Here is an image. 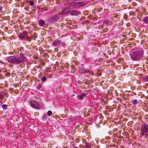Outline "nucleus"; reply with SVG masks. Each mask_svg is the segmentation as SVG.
<instances>
[{
  "instance_id": "obj_1",
  "label": "nucleus",
  "mask_w": 148,
  "mask_h": 148,
  "mask_svg": "<svg viewBox=\"0 0 148 148\" xmlns=\"http://www.w3.org/2000/svg\"><path fill=\"white\" fill-rule=\"evenodd\" d=\"M7 60L9 62L19 64L25 61L26 60V58L23 55H21L20 56L8 57Z\"/></svg>"
},
{
  "instance_id": "obj_2",
  "label": "nucleus",
  "mask_w": 148,
  "mask_h": 148,
  "mask_svg": "<svg viewBox=\"0 0 148 148\" xmlns=\"http://www.w3.org/2000/svg\"><path fill=\"white\" fill-rule=\"evenodd\" d=\"M143 51H135L131 54L130 57L133 60L138 61L143 57Z\"/></svg>"
},
{
  "instance_id": "obj_3",
  "label": "nucleus",
  "mask_w": 148,
  "mask_h": 148,
  "mask_svg": "<svg viewBox=\"0 0 148 148\" xmlns=\"http://www.w3.org/2000/svg\"><path fill=\"white\" fill-rule=\"evenodd\" d=\"M141 132L140 134V137H142L144 135L145 138H146L147 136H148V125L147 124L144 123L141 126L140 128Z\"/></svg>"
},
{
  "instance_id": "obj_4",
  "label": "nucleus",
  "mask_w": 148,
  "mask_h": 148,
  "mask_svg": "<svg viewBox=\"0 0 148 148\" xmlns=\"http://www.w3.org/2000/svg\"><path fill=\"white\" fill-rule=\"evenodd\" d=\"M30 104L31 106L33 108L38 109L40 107V105L36 101H32Z\"/></svg>"
},
{
  "instance_id": "obj_5",
  "label": "nucleus",
  "mask_w": 148,
  "mask_h": 148,
  "mask_svg": "<svg viewBox=\"0 0 148 148\" xmlns=\"http://www.w3.org/2000/svg\"><path fill=\"white\" fill-rule=\"evenodd\" d=\"M70 11L69 8H65L62 9V14H66L69 13Z\"/></svg>"
},
{
  "instance_id": "obj_6",
  "label": "nucleus",
  "mask_w": 148,
  "mask_h": 148,
  "mask_svg": "<svg viewBox=\"0 0 148 148\" xmlns=\"http://www.w3.org/2000/svg\"><path fill=\"white\" fill-rule=\"evenodd\" d=\"M85 95V94L83 92L80 95H77V97L79 100H82Z\"/></svg>"
},
{
  "instance_id": "obj_7",
  "label": "nucleus",
  "mask_w": 148,
  "mask_h": 148,
  "mask_svg": "<svg viewBox=\"0 0 148 148\" xmlns=\"http://www.w3.org/2000/svg\"><path fill=\"white\" fill-rule=\"evenodd\" d=\"M38 24L40 26H42L45 24V21L43 20H40L38 22Z\"/></svg>"
},
{
  "instance_id": "obj_8",
  "label": "nucleus",
  "mask_w": 148,
  "mask_h": 148,
  "mask_svg": "<svg viewBox=\"0 0 148 148\" xmlns=\"http://www.w3.org/2000/svg\"><path fill=\"white\" fill-rule=\"evenodd\" d=\"M27 33L26 31H23V33L21 34L20 36L21 38H23L27 36Z\"/></svg>"
},
{
  "instance_id": "obj_9",
  "label": "nucleus",
  "mask_w": 148,
  "mask_h": 148,
  "mask_svg": "<svg viewBox=\"0 0 148 148\" xmlns=\"http://www.w3.org/2000/svg\"><path fill=\"white\" fill-rule=\"evenodd\" d=\"M138 102L137 99H135L132 101L131 103L133 105H136L138 104Z\"/></svg>"
},
{
  "instance_id": "obj_10",
  "label": "nucleus",
  "mask_w": 148,
  "mask_h": 148,
  "mask_svg": "<svg viewBox=\"0 0 148 148\" xmlns=\"http://www.w3.org/2000/svg\"><path fill=\"white\" fill-rule=\"evenodd\" d=\"M52 43L54 45L56 46L60 45L61 43V42L59 41H57L53 42Z\"/></svg>"
},
{
  "instance_id": "obj_11",
  "label": "nucleus",
  "mask_w": 148,
  "mask_h": 148,
  "mask_svg": "<svg viewBox=\"0 0 148 148\" xmlns=\"http://www.w3.org/2000/svg\"><path fill=\"white\" fill-rule=\"evenodd\" d=\"M143 21L145 24H148V17L146 16L144 18Z\"/></svg>"
},
{
  "instance_id": "obj_12",
  "label": "nucleus",
  "mask_w": 148,
  "mask_h": 148,
  "mask_svg": "<svg viewBox=\"0 0 148 148\" xmlns=\"http://www.w3.org/2000/svg\"><path fill=\"white\" fill-rule=\"evenodd\" d=\"M77 12L75 10L72 11L71 13V15H75L76 14Z\"/></svg>"
},
{
  "instance_id": "obj_13",
  "label": "nucleus",
  "mask_w": 148,
  "mask_h": 148,
  "mask_svg": "<svg viewBox=\"0 0 148 148\" xmlns=\"http://www.w3.org/2000/svg\"><path fill=\"white\" fill-rule=\"evenodd\" d=\"M143 79L145 81L148 82V75L144 76Z\"/></svg>"
},
{
  "instance_id": "obj_14",
  "label": "nucleus",
  "mask_w": 148,
  "mask_h": 148,
  "mask_svg": "<svg viewBox=\"0 0 148 148\" xmlns=\"http://www.w3.org/2000/svg\"><path fill=\"white\" fill-rule=\"evenodd\" d=\"M52 114V112L50 110L48 111L47 112V114L49 116H51Z\"/></svg>"
},
{
  "instance_id": "obj_15",
  "label": "nucleus",
  "mask_w": 148,
  "mask_h": 148,
  "mask_svg": "<svg viewBox=\"0 0 148 148\" xmlns=\"http://www.w3.org/2000/svg\"><path fill=\"white\" fill-rule=\"evenodd\" d=\"M47 79L46 77L45 76H44L41 79V80L43 82H44L46 81Z\"/></svg>"
},
{
  "instance_id": "obj_16",
  "label": "nucleus",
  "mask_w": 148,
  "mask_h": 148,
  "mask_svg": "<svg viewBox=\"0 0 148 148\" xmlns=\"http://www.w3.org/2000/svg\"><path fill=\"white\" fill-rule=\"evenodd\" d=\"M2 108L3 109L5 110L7 108V106L5 104H3L2 105Z\"/></svg>"
},
{
  "instance_id": "obj_17",
  "label": "nucleus",
  "mask_w": 148,
  "mask_h": 148,
  "mask_svg": "<svg viewBox=\"0 0 148 148\" xmlns=\"http://www.w3.org/2000/svg\"><path fill=\"white\" fill-rule=\"evenodd\" d=\"M29 4L31 6H33L34 4V3L33 1H30L29 2Z\"/></svg>"
},
{
  "instance_id": "obj_18",
  "label": "nucleus",
  "mask_w": 148,
  "mask_h": 148,
  "mask_svg": "<svg viewBox=\"0 0 148 148\" xmlns=\"http://www.w3.org/2000/svg\"><path fill=\"white\" fill-rule=\"evenodd\" d=\"M89 148V146H86L85 148Z\"/></svg>"
},
{
  "instance_id": "obj_19",
  "label": "nucleus",
  "mask_w": 148,
  "mask_h": 148,
  "mask_svg": "<svg viewBox=\"0 0 148 148\" xmlns=\"http://www.w3.org/2000/svg\"><path fill=\"white\" fill-rule=\"evenodd\" d=\"M46 114H45L44 115V117H46Z\"/></svg>"
},
{
  "instance_id": "obj_20",
  "label": "nucleus",
  "mask_w": 148,
  "mask_h": 148,
  "mask_svg": "<svg viewBox=\"0 0 148 148\" xmlns=\"http://www.w3.org/2000/svg\"><path fill=\"white\" fill-rule=\"evenodd\" d=\"M2 10V8H1V7H0V11H1Z\"/></svg>"
},
{
  "instance_id": "obj_21",
  "label": "nucleus",
  "mask_w": 148,
  "mask_h": 148,
  "mask_svg": "<svg viewBox=\"0 0 148 148\" xmlns=\"http://www.w3.org/2000/svg\"><path fill=\"white\" fill-rule=\"evenodd\" d=\"M0 62L2 63H4L2 62L1 61H0Z\"/></svg>"
},
{
  "instance_id": "obj_22",
  "label": "nucleus",
  "mask_w": 148,
  "mask_h": 148,
  "mask_svg": "<svg viewBox=\"0 0 148 148\" xmlns=\"http://www.w3.org/2000/svg\"><path fill=\"white\" fill-rule=\"evenodd\" d=\"M14 86L15 87H16V85H15H15H14Z\"/></svg>"
},
{
  "instance_id": "obj_23",
  "label": "nucleus",
  "mask_w": 148,
  "mask_h": 148,
  "mask_svg": "<svg viewBox=\"0 0 148 148\" xmlns=\"http://www.w3.org/2000/svg\"><path fill=\"white\" fill-rule=\"evenodd\" d=\"M0 102L1 103H2V100H1L0 101Z\"/></svg>"
},
{
  "instance_id": "obj_24",
  "label": "nucleus",
  "mask_w": 148,
  "mask_h": 148,
  "mask_svg": "<svg viewBox=\"0 0 148 148\" xmlns=\"http://www.w3.org/2000/svg\"><path fill=\"white\" fill-rule=\"evenodd\" d=\"M73 148H78L77 147H74Z\"/></svg>"
}]
</instances>
